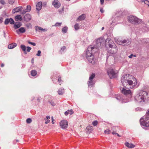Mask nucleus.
<instances>
[{"label": "nucleus", "mask_w": 149, "mask_h": 149, "mask_svg": "<svg viewBox=\"0 0 149 149\" xmlns=\"http://www.w3.org/2000/svg\"><path fill=\"white\" fill-rule=\"evenodd\" d=\"M98 123V122L97 120H95L92 122V124L94 126H96Z\"/></svg>", "instance_id": "nucleus-34"}, {"label": "nucleus", "mask_w": 149, "mask_h": 149, "mask_svg": "<svg viewBox=\"0 0 149 149\" xmlns=\"http://www.w3.org/2000/svg\"><path fill=\"white\" fill-rule=\"evenodd\" d=\"M24 18L25 21L26 22H28L31 19V16L30 14H27L24 16Z\"/></svg>", "instance_id": "nucleus-15"}, {"label": "nucleus", "mask_w": 149, "mask_h": 149, "mask_svg": "<svg viewBox=\"0 0 149 149\" xmlns=\"http://www.w3.org/2000/svg\"><path fill=\"white\" fill-rule=\"evenodd\" d=\"M49 102L50 103V104L52 106H54L55 105V103L52 101Z\"/></svg>", "instance_id": "nucleus-49"}, {"label": "nucleus", "mask_w": 149, "mask_h": 149, "mask_svg": "<svg viewBox=\"0 0 149 149\" xmlns=\"http://www.w3.org/2000/svg\"><path fill=\"white\" fill-rule=\"evenodd\" d=\"M17 44L15 43L10 44L8 45V48L9 49H12L17 46Z\"/></svg>", "instance_id": "nucleus-19"}, {"label": "nucleus", "mask_w": 149, "mask_h": 149, "mask_svg": "<svg viewBox=\"0 0 149 149\" xmlns=\"http://www.w3.org/2000/svg\"><path fill=\"white\" fill-rule=\"evenodd\" d=\"M15 20L16 21H22V18L21 15H18L15 17Z\"/></svg>", "instance_id": "nucleus-21"}, {"label": "nucleus", "mask_w": 149, "mask_h": 149, "mask_svg": "<svg viewBox=\"0 0 149 149\" xmlns=\"http://www.w3.org/2000/svg\"><path fill=\"white\" fill-rule=\"evenodd\" d=\"M37 74V71L34 70H32L31 72V74L33 76H35Z\"/></svg>", "instance_id": "nucleus-26"}, {"label": "nucleus", "mask_w": 149, "mask_h": 149, "mask_svg": "<svg viewBox=\"0 0 149 149\" xmlns=\"http://www.w3.org/2000/svg\"><path fill=\"white\" fill-rule=\"evenodd\" d=\"M50 121V120H47V121H46L45 123V124H47L49 123Z\"/></svg>", "instance_id": "nucleus-52"}, {"label": "nucleus", "mask_w": 149, "mask_h": 149, "mask_svg": "<svg viewBox=\"0 0 149 149\" xmlns=\"http://www.w3.org/2000/svg\"><path fill=\"white\" fill-rule=\"evenodd\" d=\"M104 27H102V30H104Z\"/></svg>", "instance_id": "nucleus-62"}, {"label": "nucleus", "mask_w": 149, "mask_h": 149, "mask_svg": "<svg viewBox=\"0 0 149 149\" xmlns=\"http://www.w3.org/2000/svg\"><path fill=\"white\" fill-rule=\"evenodd\" d=\"M121 82L124 86L123 88L121 87L120 89L121 93L125 95H128L130 98L132 93L128 88V86H130L131 88L137 87L138 85L137 79L131 75L126 74L122 77Z\"/></svg>", "instance_id": "nucleus-1"}, {"label": "nucleus", "mask_w": 149, "mask_h": 149, "mask_svg": "<svg viewBox=\"0 0 149 149\" xmlns=\"http://www.w3.org/2000/svg\"><path fill=\"white\" fill-rule=\"evenodd\" d=\"M116 128H117V127H116L113 126V127H112L111 128V130L113 131V132H114V131L115 130V129Z\"/></svg>", "instance_id": "nucleus-48"}, {"label": "nucleus", "mask_w": 149, "mask_h": 149, "mask_svg": "<svg viewBox=\"0 0 149 149\" xmlns=\"http://www.w3.org/2000/svg\"><path fill=\"white\" fill-rule=\"evenodd\" d=\"M140 124L143 127L149 126V117L146 114L140 120Z\"/></svg>", "instance_id": "nucleus-5"}, {"label": "nucleus", "mask_w": 149, "mask_h": 149, "mask_svg": "<svg viewBox=\"0 0 149 149\" xmlns=\"http://www.w3.org/2000/svg\"><path fill=\"white\" fill-rule=\"evenodd\" d=\"M105 42L106 44L108 45L109 47L111 48L108 52L112 54L116 53L117 51V48L113 41L109 38H107L106 39Z\"/></svg>", "instance_id": "nucleus-4"}, {"label": "nucleus", "mask_w": 149, "mask_h": 149, "mask_svg": "<svg viewBox=\"0 0 149 149\" xmlns=\"http://www.w3.org/2000/svg\"><path fill=\"white\" fill-rule=\"evenodd\" d=\"M22 7L19 6L13 9L12 10V13H13L14 14L16 13L19 12L22 10Z\"/></svg>", "instance_id": "nucleus-14"}, {"label": "nucleus", "mask_w": 149, "mask_h": 149, "mask_svg": "<svg viewBox=\"0 0 149 149\" xmlns=\"http://www.w3.org/2000/svg\"><path fill=\"white\" fill-rule=\"evenodd\" d=\"M35 29L36 31H38L39 32H40V31H47V29H43L40 27L37 26H35Z\"/></svg>", "instance_id": "nucleus-16"}, {"label": "nucleus", "mask_w": 149, "mask_h": 149, "mask_svg": "<svg viewBox=\"0 0 149 149\" xmlns=\"http://www.w3.org/2000/svg\"><path fill=\"white\" fill-rule=\"evenodd\" d=\"M52 124H54V119L53 117H52Z\"/></svg>", "instance_id": "nucleus-53"}, {"label": "nucleus", "mask_w": 149, "mask_h": 149, "mask_svg": "<svg viewBox=\"0 0 149 149\" xmlns=\"http://www.w3.org/2000/svg\"><path fill=\"white\" fill-rule=\"evenodd\" d=\"M115 42L120 45H129L130 43V42L128 39L123 40V41H120L117 39L116 38L114 39Z\"/></svg>", "instance_id": "nucleus-8"}, {"label": "nucleus", "mask_w": 149, "mask_h": 149, "mask_svg": "<svg viewBox=\"0 0 149 149\" xmlns=\"http://www.w3.org/2000/svg\"><path fill=\"white\" fill-rule=\"evenodd\" d=\"M50 117L49 116H46V119L47 120H49V119H50Z\"/></svg>", "instance_id": "nucleus-51"}, {"label": "nucleus", "mask_w": 149, "mask_h": 149, "mask_svg": "<svg viewBox=\"0 0 149 149\" xmlns=\"http://www.w3.org/2000/svg\"><path fill=\"white\" fill-rule=\"evenodd\" d=\"M31 9V6L29 5H28L27 6L26 9L27 12H29L30 11Z\"/></svg>", "instance_id": "nucleus-32"}, {"label": "nucleus", "mask_w": 149, "mask_h": 149, "mask_svg": "<svg viewBox=\"0 0 149 149\" xmlns=\"http://www.w3.org/2000/svg\"><path fill=\"white\" fill-rule=\"evenodd\" d=\"M75 30H77L79 29V24L78 23L76 24L74 26Z\"/></svg>", "instance_id": "nucleus-30"}, {"label": "nucleus", "mask_w": 149, "mask_h": 149, "mask_svg": "<svg viewBox=\"0 0 149 149\" xmlns=\"http://www.w3.org/2000/svg\"><path fill=\"white\" fill-rule=\"evenodd\" d=\"M40 100V99L39 98H38V100L39 101V100Z\"/></svg>", "instance_id": "nucleus-63"}, {"label": "nucleus", "mask_w": 149, "mask_h": 149, "mask_svg": "<svg viewBox=\"0 0 149 149\" xmlns=\"http://www.w3.org/2000/svg\"><path fill=\"white\" fill-rule=\"evenodd\" d=\"M52 4L56 8H59L61 6L60 3L57 0H55L53 1L52 3Z\"/></svg>", "instance_id": "nucleus-12"}, {"label": "nucleus", "mask_w": 149, "mask_h": 149, "mask_svg": "<svg viewBox=\"0 0 149 149\" xmlns=\"http://www.w3.org/2000/svg\"><path fill=\"white\" fill-rule=\"evenodd\" d=\"M64 10V7H63L61 9H60L58 10V11L59 13L60 14H61L63 13V11Z\"/></svg>", "instance_id": "nucleus-40"}, {"label": "nucleus", "mask_w": 149, "mask_h": 149, "mask_svg": "<svg viewBox=\"0 0 149 149\" xmlns=\"http://www.w3.org/2000/svg\"><path fill=\"white\" fill-rule=\"evenodd\" d=\"M135 100L138 102H145L146 100L149 101V92L141 91L135 97Z\"/></svg>", "instance_id": "nucleus-3"}, {"label": "nucleus", "mask_w": 149, "mask_h": 149, "mask_svg": "<svg viewBox=\"0 0 149 149\" xmlns=\"http://www.w3.org/2000/svg\"><path fill=\"white\" fill-rule=\"evenodd\" d=\"M15 0H8V3L12 5L14 3Z\"/></svg>", "instance_id": "nucleus-35"}, {"label": "nucleus", "mask_w": 149, "mask_h": 149, "mask_svg": "<svg viewBox=\"0 0 149 149\" xmlns=\"http://www.w3.org/2000/svg\"><path fill=\"white\" fill-rule=\"evenodd\" d=\"M86 17L85 15L84 14H82L77 19L78 20L81 21L84 20Z\"/></svg>", "instance_id": "nucleus-22"}, {"label": "nucleus", "mask_w": 149, "mask_h": 149, "mask_svg": "<svg viewBox=\"0 0 149 149\" xmlns=\"http://www.w3.org/2000/svg\"><path fill=\"white\" fill-rule=\"evenodd\" d=\"M16 31L17 33H18V31L21 33H23L25 32V29L24 27H22L20 28L18 30H17Z\"/></svg>", "instance_id": "nucleus-23"}, {"label": "nucleus", "mask_w": 149, "mask_h": 149, "mask_svg": "<svg viewBox=\"0 0 149 149\" xmlns=\"http://www.w3.org/2000/svg\"><path fill=\"white\" fill-rule=\"evenodd\" d=\"M21 48L23 51H25L26 50V46L24 45H21Z\"/></svg>", "instance_id": "nucleus-31"}, {"label": "nucleus", "mask_w": 149, "mask_h": 149, "mask_svg": "<svg viewBox=\"0 0 149 149\" xmlns=\"http://www.w3.org/2000/svg\"><path fill=\"white\" fill-rule=\"evenodd\" d=\"M16 141H17V142H18V140H17Z\"/></svg>", "instance_id": "nucleus-64"}, {"label": "nucleus", "mask_w": 149, "mask_h": 149, "mask_svg": "<svg viewBox=\"0 0 149 149\" xmlns=\"http://www.w3.org/2000/svg\"><path fill=\"white\" fill-rule=\"evenodd\" d=\"M141 1L144 2L145 4H147L149 6V1L148 0H141Z\"/></svg>", "instance_id": "nucleus-29"}, {"label": "nucleus", "mask_w": 149, "mask_h": 149, "mask_svg": "<svg viewBox=\"0 0 149 149\" xmlns=\"http://www.w3.org/2000/svg\"><path fill=\"white\" fill-rule=\"evenodd\" d=\"M27 10L26 9L25 10H23L20 13L22 15H24L25 14L26 12H27Z\"/></svg>", "instance_id": "nucleus-38"}, {"label": "nucleus", "mask_w": 149, "mask_h": 149, "mask_svg": "<svg viewBox=\"0 0 149 149\" xmlns=\"http://www.w3.org/2000/svg\"><path fill=\"white\" fill-rule=\"evenodd\" d=\"M3 18L1 17H0V24H1L3 22Z\"/></svg>", "instance_id": "nucleus-47"}, {"label": "nucleus", "mask_w": 149, "mask_h": 149, "mask_svg": "<svg viewBox=\"0 0 149 149\" xmlns=\"http://www.w3.org/2000/svg\"><path fill=\"white\" fill-rule=\"evenodd\" d=\"M73 113V112L72 110H68L65 112V116H67L69 113L71 115Z\"/></svg>", "instance_id": "nucleus-25"}, {"label": "nucleus", "mask_w": 149, "mask_h": 149, "mask_svg": "<svg viewBox=\"0 0 149 149\" xmlns=\"http://www.w3.org/2000/svg\"><path fill=\"white\" fill-rule=\"evenodd\" d=\"M66 47L65 46H63L62 47H61V49L60 51V52L62 53V52L64 51V50L66 49Z\"/></svg>", "instance_id": "nucleus-36"}, {"label": "nucleus", "mask_w": 149, "mask_h": 149, "mask_svg": "<svg viewBox=\"0 0 149 149\" xmlns=\"http://www.w3.org/2000/svg\"><path fill=\"white\" fill-rule=\"evenodd\" d=\"M68 29V27L65 26L62 29V31L64 33H66Z\"/></svg>", "instance_id": "nucleus-27"}, {"label": "nucleus", "mask_w": 149, "mask_h": 149, "mask_svg": "<svg viewBox=\"0 0 149 149\" xmlns=\"http://www.w3.org/2000/svg\"><path fill=\"white\" fill-rule=\"evenodd\" d=\"M3 33H4V37L5 38H6V33L4 31V32H3Z\"/></svg>", "instance_id": "nucleus-58"}, {"label": "nucleus", "mask_w": 149, "mask_h": 149, "mask_svg": "<svg viewBox=\"0 0 149 149\" xmlns=\"http://www.w3.org/2000/svg\"><path fill=\"white\" fill-rule=\"evenodd\" d=\"M28 43L29 44H31L34 46H35L36 45V43L34 42H30L29 41H28Z\"/></svg>", "instance_id": "nucleus-41"}, {"label": "nucleus", "mask_w": 149, "mask_h": 149, "mask_svg": "<svg viewBox=\"0 0 149 149\" xmlns=\"http://www.w3.org/2000/svg\"><path fill=\"white\" fill-rule=\"evenodd\" d=\"M129 22L134 24H138L141 22V20L136 17L134 16H130L128 17Z\"/></svg>", "instance_id": "nucleus-6"}, {"label": "nucleus", "mask_w": 149, "mask_h": 149, "mask_svg": "<svg viewBox=\"0 0 149 149\" xmlns=\"http://www.w3.org/2000/svg\"><path fill=\"white\" fill-rule=\"evenodd\" d=\"M100 1L101 4L102 5L104 3V0H100Z\"/></svg>", "instance_id": "nucleus-50"}, {"label": "nucleus", "mask_w": 149, "mask_h": 149, "mask_svg": "<svg viewBox=\"0 0 149 149\" xmlns=\"http://www.w3.org/2000/svg\"><path fill=\"white\" fill-rule=\"evenodd\" d=\"M42 2H39L36 5V9L38 10H40L42 8Z\"/></svg>", "instance_id": "nucleus-17"}, {"label": "nucleus", "mask_w": 149, "mask_h": 149, "mask_svg": "<svg viewBox=\"0 0 149 149\" xmlns=\"http://www.w3.org/2000/svg\"><path fill=\"white\" fill-rule=\"evenodd\" d=\"M61 24V23L57 22L55 24V26H60Z\"/></svg>", "instance_id": "nucleus-42"}, {"label": "nucleus", "mask_w": 149, "mask_h": 149, "mask_svg": "<svg viewBox=\"0 0 149 149\" xmlns=\"http://www.w3.org/2000/svg\"><path fill=\"white\" fill-rule=\"evenodd\" d=\"M100 12L102 13H103V9H100Z\"/></svg>", "instance_id": "nucleus-57"}, {"label": "nucleus", "mask_w": 149, "mask_h": 149, "mask_svg": "<svg viewBox=\"0 0 149 149\" xmlns=\"http://www.w3.org/2000/svg\"><path fill=\"white\" fill-rule=\"evenodd\" d=\"M64 89L63 88L59 89L58 91V93L59 95H62L64 93Z\"/></svg>", "instance_id": "nucleus-24"}, {"label": "nucleus", "mask_w": 149, "mask_h": 149, "mask_svg": "<svg viewBox=\"0 0 149 149\" xmlns=\"http://www.w3.org/2000/svg\"><path fill=\"white\" fill-rule=\"evenodd\" d=\"M32 122V120L30 118H28L26 120V122L28 123H30Z\"/></svg>", "instance_id": "nucleus-33"}, {"label": "nucleus", "mask_w": 149, "mask_h": 149, "mask_svg": "<svg viewBox=\"0 0 149 149\" xmlns=\"http://www.w3.org/2000/svg\"><path fill=\"white\" fill-rule=\"evenodd\" d=\"M60 126L63 129L66 128L68 126V123L66 120H62L60 123Z\"/></svg>", "instance_id": "nucleus-11"}, {"label": "nucleus", "mask_w": 149, "mask_h": 149, "mask_svg": "<svg viewBox=\"0 0 149 149\" xmlns=\"http://www.w3.org/2000/svg\"><path fill=\"white\" fill-rule=\"evenodd\" d=\"M4 66V64L3 63H2L1 65V67H3Z\"/></svg>", "instance_id": "nucleus-59"}, {"label": "nucleus", "mask_w": 149, "mask_h": 149, "mask_svg": "<svg viewBox=\"0 0 149 149\" xmlns=\"http://www.w3.org/2000/svg\"><path fill=\"white\" fill-rule=\"evenodd\" d=\"M0 3L2 5H4L6 3L4 0H0Z\"/></svg>", "instance_id": "nucleus-44"}, {"label": "nucleus", "mask_w": 149, "mask_h": 149, "mask_svg": "<svg viewBox=\"0 0 149 149\" xmlns=\"http://www.w3.org/2000/svg\"><path fill=\"white\" fill-rule=\"evenodd\" d=\"M58 81L60 83V82H61V78L59 77L58 79Z\"/></svg>", "instance_id": "nucleus-54"}, {"label": "nucleus", "mask_w": 149, "mask_h": 149, "mask_svg": "<svg viewBox=\"0 0 149 149\" xmlns=\"http://www.w3.org/2000/svg\"><path fill=\"white\" fill-rule=\"evenodd\" d=\"M143 110V109L140 107H137L135 109V110L136 111H142Z\"/></svg>", "instance_id": "nucleus-39"}, {"label": "nucleus", "mask_w": 149, "mask_h": 149, "mask_svg": "<svg viewBox=\"0 0 149 149\" xmlns=\"http://www.w3.org/2000/svg\"><path fill=\"white\" fill-rule=\"evenodd\" d=\"M92 128V126H88L86 127V129L88 130V132L90 133L91 132Z\"/></svg>", "instance_id": "nucleus-28"}, {"label": "nucleus", "mask_w": 149, "mask_h": 149, "mask_svg": "<svg viewBox=\"0 0 149 149\" xmlns=\"http://www.w3.org/2000/svg\"><path fill=\"white\" fill-rule=\"evenodd\" d=\"M24 54H27V53L26 52V50L25 51H24Z\"/></svg>", "instance_id": "nucleus-61"}, {"label": "nucleus", "mask_w": 149, "mask_h": 149, "mask_svg": "<svg viewBox=\"0 0 149 149\" xmlns=\"http://www.w3.org/2000/svg\"><path fill=\"white\" fill-rule=\"evenodd\" d=\"M9 23H10L11 24H14V21L12 18H7L5 19L4 21V24L5 25H7Z\"/></svg>", "instance_id": "nucleus-13"}, {"label": "nucleus", "mask_w": 149, "mask_h": 149, "mask_svg": "<svg viewBox=\"0 0 149 149\" xmlns=\"http://www.w3.org/2000/svg\"><path fill=\"white\" fill-rule=\"evenodd\" d=\"M41 53V52L40 50H38V53L36 54V55L38 56H40V54Z\"/></svg>", "instance_id": "nucleus-46"}, {"label": "nucleus", "mask_w": 149, "mask_h": 149, "mask_svg": "<svg viewBox=\"0 0 149 149\" xmlns=\"http://www.w3.org/2000/svg\"><path fill=\"white\" fill-rule=\"evenodd\" d=\"M105 134H109L111 133V131L109 129H107L104 131Z\"/></svg>", "instance_id": "nucleus-37"}, {"label": "nucleus", "mask_w": 149, "mask_h": 149, "mask_svg": "<svg viewBox=\"0 0 149 149\" xmlns=\"http://www.w3.org/2000/svg\"><path fill=\"white\" fill-rule=\"evenodd\" d=\"M103 40L102 38L99 39L96 41V45L93 46L91 45L88 48L86 57L89 62L92 64H95V59L94 58L93 54L98 52L99 47L103 43Z\"/></svg>", "instance_id": "nucleus-2"}, {"label": "nucleus", "mask_w": 149, "mask_h": 149, "mask_svg": "<svg viewBox=\"0 0 149 149\" xmlns=\"http://www.w3.org/2000/svg\"><path fill=\"white\" fill-rule=\"evenodd\" d=\"M133 56V54H131L130 56H129V57L130 58H132Z\"/></svg>", "instance_id": "nucleus-55"}, {"label": "nucleus", "mask_w": 149, "mask_h": 149, "mask_svg": "<svg viewBox=\"0 0 149 149\" xmlns=\"http://www.w3.org/2000/svg\"><path fill=\"white\" fill-rule=\"evenodd\" d=\"M113 134H116L118 137H120L121 136L118 134L116 133L115 132H113L112 133Z\"/></svg>", "instance_id": "nucleus-45"}, {"label": "nucleus", "mask_w": 149, "mask_h": 149, "mask_svg": "<svg viewBox=\"0 0 149 149\" xmlns=\"http://www.w3.org/2000/svg\"><path fill=\"white\" fill-rule=\"evenodd\" d=\"M125 145L128 148H132L135 147L134 145L132 143H130L127 142L125 143Z\"/></svg>", "instance_id": "nucleus-18"}, {"label": "nucleus", "mask_w": 149, "mask_h": 149, "mask_svg": "<svg viewBox=\"0 0 149 149\" xmlns=\"http://www.w3.org/2000/svg\"><path fill=\"white\" fill-rule=\"evenodd\" d=\"M27 51L28 52H29L31 50V48L29 47H27Z\"/></svg>", "instance_id": "nucleus-43"}, {"label": "nucleus", "mask_w": 149, "mask_h": 149, "mask_svg": "<svg viewBox=\"0 0 149 149\" xmlns=\"http://www.w3.org/2000/svg\"><path fill=\"white\" fill-rule=\"evenodd\" d=\"M33 61H34V58H32L31 59V62L32 63H33Z\"/></svg>", "instance_id": "nucleus-56"}, {"label": "nucleus", "mask_w": 149, "mask_h": 149, "mask_svg": "<svg viewBox=\"0 0 149 149\" xmlns=\"http://www.w3.org/2000/svg\"><path fill=\"white\" fill-rule=\"evenodd\" d=\"M95 75L94 74L92 73V74L89 77L88 82V86L89 87H92L95 83V81L93 80V79L94 78Z\"/></svg>", "instance_id": "nucleus-9"}, {"label": "nucleus", "mask_w": 149, "mask_h": 149, "mask_svg": "<svg viewBox=\"0 0 149 149\" xmlns=\"http://www.w3.org/2000/svg\"><path fill=\"white\" fill-rule=\"evenodd\" d=\"M116 98L120 101L122 103H126L129 101V99H125L124 97L122 95H119Z\"/></svg>", "instance_id": "nucleus-10"}, {"label": "nucleus", "mask_w": 149, "mask_h": 149, "mask_svg": "<svg viewBox=\"0 0 149 149\" xmlns=\"http://www.w3.org/2000/svg\"><path fill=\"white\" fill-rule=\"evenodd\" d=\"M22 25L20 22L16 23L14 25V27L15 29H17L20 27Z\"/></svg>", "instance_id": "nucleus-20"}, {"label": "nucleus", "mask_w": 149, "mask_h": 149, "mask_svg": "<svg viewBox=\"0 0 149 149\" xmlns=\"http://www.w3.org/2000/svg\"><path fill=\"white\" fill-rule=\"evenodd\" d=\"M107 74L111 79L116 78L117 76V72L111 68H109L107 71Z\"/></svg>", "instance_id": "nucleus-7"}, {"label": "nucleus", "mask_w": 149, "mask_h": 149, "mask_svg": "<svg viewBox=\"0 0 149 149\" xmlns=\"http://www.w3.org/2000/svg\"><path fill=\"white\" fill-rule=\"evenodd\" d=\"M148 114L147 115H148V116H149V109L148 112Z\"/></svg>", "instance_id": "nucleus-60"}]
</instances>
